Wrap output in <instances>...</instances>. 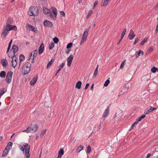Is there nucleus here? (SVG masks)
I'll return each mask as SVG.
<instances>
[{
  "label": "nucleus",
  "instance_id": "1",
  "mask_svg": "<svg viewBox=\"0 0 158 158\" xmlns=\"http://www.w3.org/2000/svg\"><path fill=\"white\" fill-rule=\"evenodd\" d=\"M51 8L54 14L53 15H52L51 12H50L49 10L46 8H43V12L45 14H48L50 18L52 19L55 20L56 19V16L57 15V9L55 7L53 6H52Z\"/></svg>",
  "mask_w": 158,
  "mask_h": 158
},
{
  "label": "nucleus",
  "instance_id": "2",
  "mask_svg": "<svg viewBox=\"0 0 158 158\" xmlns=\"http://www.w3.org/2000/svg\"><path fill=\"white\" fill-rule=\"evenodd\" d=\"M38 128V127L36 124H31L26 130H23L22 132L27 133H34L37 131Z\"/></svg>",
  "mask_w": 158,
  "mask_h": 158
},
{
  "label": "nucleus",
  "instance_id": "3",
  "mask_svg": "<svg viewBox=\"0 0 158 158\" xmlns=\"http://www.w3.org/2000/svg\"><path fill=\"white\" fill-rule=\"evenodd\" d=\"M38 8L37 6H35L30 7L28 13L30 16H35L38 15Z\"/></svg>",
  "mask_w": 158,
  "mask_h": 158
},
{
  "label": "nucleus",
  "instance_id": "4",
  "mask_svg": "<svg viewBox=\"0 0 158 158\" xmlns=\"http://www.w3.org/2000/svg\"><path fill=\"white\" fill-rule=\"evenodd\" d=\"M31 66V64L28 62L24 65L23 68V72L24 75H26L29 72Z\"/></svg>",
  "mask_w": 158,
  "mask_h": 158
},
{
  "label": "nucleus",
  "instance_id": "5",
  "mask_svg": "<svg viewBox=\"0 0 158 158\" xmlns=\"http://www.w3.org/2000/svg\"><path fill=\"white\" fill-rule=\"evenodd\" d=\"M90 28V27H89L88 29H86L83 33L81 40L80 43V44L82 45L86 41L87 35L88 34L89 29Z\"/></svg>",
  "mask_w": 158,
  "mask_h": 158
},
{
  "label": "nucleus",
  "instance_id": "6",
  "mask_svg": "<svg viewBox=\"0 0 158 158\" xmlns=\"http://www.w3.org/2000/svg\"><path fill=\"white\" fill-rule=\"evenodd\" d=\"M9 31H10V30H9L8 27L4 26L2 31L1 37L3 38L6 37L7 35L8 32Z\"/></svg>",
  "mask_w": 158,
  "mask_h": 158
},
{
  "label": "nucleus",
  "instance_id": "7",
  "mask_svg": "<svg viewBox=\"0 0 158 158\" xmlns=\"http://www.w3.org/2000/svg\"><path fill=\"white\" fill-rule=\"evenodd\" d=\"M13 74V72L11 71L8 73L6 79V81L7 83L9 84L11 82Z\"/></svg>",
  "mask_w": 158,
  "mask_h": 158
},
{
  "label": "nucleus",
  "instance_id": "8",
  "mask_svg": "<svg viewBox=\"0 0 158 158\" xmlns=\"http://www.w3.org/2000/svg\"><path fill=\"white\" fill-rule=\"evenodd\" d=\"M74 57L73 56L71 55H70L69 57H68L67 59V65L69 67H70L71 66V63Z\"/></svg>",
  "mask_w": 158,
  "mask_h": 158
},
{
  "label": "nucleus",
  "instance_id": "9",
  "mask_svg": "<svg viewBox=\"0 0 158 158\" xmlns=\"http://www.w3.org/2000/svg\"><path fill=\"white\" fill-rule=\"evenodd\" d=\"M18 60V58L17 57H14L12 58L11 60L12 63V67L15 68L17 64V60Z\"/></svg>",
  "mask_w": 158,
  "mask_h": 158
},
{
  "label": "nucleus",
  "instance_id": "10",
  "mask_svg": "<svg viewBox=\"0 0 158 158\" xmlns=\"http://www.w3.org/2000/svg\"><path fill=\"white\" fill-rule=\"evenodd\" d=\"M38 79V77L37 75L36 76L34 77L32 80L30 81V84L33 86L37 82Z\"/></svg>",
  "mask_w": 158,
  "mask_h": 158
},
{
  "label": "nucleus",
  "instance_id": "11",
  "mask_svg": "<svg viewBox=\"0 0 158 158\" xmlns=\"http://www.w3.org/2000/svg\"><path fill=\"white\" fill-rule=\"evenodd\" d=\"M44 24L45 26L47 27H52V23L48 20L44 21Z\"/></svg>",
  "mask_w": 158,
  "mask_h": 158
},
{
  "label": "nucleus",
  "instance_id": "12",
  "mask_svg": "<svg viewBox=\"0 0 158 158\" xmlns=\"http://www.w3.org/2000/svg\"><path fill=\"white\" fill-rule=\"evenodd\" d=\"M18 51V48L17 46L14 44L13 45L12 47V48L10 50V52H12L13 51V52L14 54H15V53Z\"/></svg>",
  "mask_w": 158,
  "mask_h": 158
},
{
  "label": "nucleus",
  "instance_id": "13",
  "mask_svg": "<svg viewBox=\"0 0 158 158\" xmlns=\"http://www.w3.org/2000/svg\"><path fill=\"white\" fill-rule=\"evenodd\" d=\"M109 106H108L103 113L102 117L104 118L107 117L109 112Z\"/></svg>",
  "mask_w": 158,
  "mask_h": 158
},
{
  "label": "nucleus",
  "instance_id": "14",
  "mask_svg": "<svg viewBox=\"0 0 158 158\" xmlns=\"http://www.w3.org/2000/svg\"><path fill=\"white\" fill-rule=\"evenodd\" d=\"M13 22V19L11 18H9L6 22V26H5L6 27H10L11 24Z\"/></svg>",
  "mask_w": 158,
  "mask_h": 158
},
{
  "label": "nucleus",
  "instance_id": "15",
  "mask_svg": "<svg viewBox=\"0 0 158 158\" xmlns=\"http://www.w3.org/2000/svg\"><path fill=\"white\" fill-rule=\"evenodd\" d=\"M1 63L2 66L5 67L8 65V62L6 59H2L1 60Z\"/></svg>",
  "mask_w": 158,
  "mask_h": 158
},
{
  "label": "nucleus",
  "instance_id": "16",
  "mask_svg": "<svg viewBox=\"0 0 158 158\" xmlns=\"http://www.w3.org/2000/svg\"><path fill=\"white\" fill-rule=\"evenodd\" d=\"M44 45L43 43H42L39 49L38 52L40 54H41L43 52L44 50Z\"/></svg>",
  "mask_w": 158,
  "mask_h": 158
},
{
  "label": "nucleus",
  "instance_id": "17",
  "mask_svg": "<svg viewBox=\"0 0 158 158\" xmlns=\"http://www.w3.org/2000/svg\"><path fill=\"white\" fill-rule=\"evenodd\" d=\"M25 59V57L22 54L20 55L19 57V67L20 66L21 63L22 61H23Z\"/></svg>",
  "mask_w": 158,
  "mask_h": 158
},
{
  "label": "nucleus",
  "instance_id": "18",
  "mask_svg": "<svg viewBox=\"0 0 158 158\" xmlns=\"http://www.w3.org/2000/svg\"><path fill=\"white\" fill-rule=\"evenodd\" d=\"M12 143L11 142H10L7 143V146L5 149H6L8 151H10L12 148Z\"/></svg>",
  "mask_w": 158,
  "mask_h": 158
},
{
  "label": "nucleus",
  "instance_id": "19",
  "mask_svg": "<svg viewBox=\"0 0 158 158\" xmlns=\"http://www.w3.org/2000/svg\"><path fill=\"white\" fill-rule=\"evenodd\" d=\"M110 0H104V1H102L101 3V5L102 6H106Z\"/></svg>",
  "mask_w": 158,
  "mask_h": 158
},
{
  "label": "nucleus",
  "instance_id": "20",
  "mask_svg": "<svg viewBox=\"0 0 158 158\" xmlns=\"http://www.w3.org/2000/svg\"><path fill=\"white\" fill-rule=\"evenodd\" d=\"M81 81H78L77 82L75 85V87L77 88L78 89H80L81 88Z\"/></svg>",
  "mask_w": 158,
  "mask_h": 158
},
{
  "label": "nucleus",
  "instance_id": "21",
  "mask_svg": "<svg viewBox=\"0 0 158 158\" xmlns=\"http://www.w3.org/2000/svg\"><path fill=\"white\" fill-rule=\"evenodd\" d=\"M9 28V30L10 31L11 30H14L15 31H16L17 30V27L16 26H13L12 27H11V25H10V27H8Z\"/></svg>",
  "mask_w": 158,
  "mask_h": 158
},
{
  "label": "nucleus",
  "instance_id": "22",
  "mask_svg": "<svg viewBox=\"0 0 158 158\" xmlns=\"http://www.w3.org/2000/svg\"><path fill=\"white\" fill-rule=\"evenodd\" d=\"M83 148H84L81 145L78 146L76 150V152L78 153L80 152L82 150Z\"/></svg>",
  "mask_w": 158,
  "mask_h": 158
},
{
  "label": "nucleus",
  "instance_id": "23",
  "mask_svg": "<svg viewBox=\"0 0 158 158\" xmlns=\"http://www.w3.org/2000/svg\"><path fill=\"white\" fill-rule=\"evenodd\" d=\"M23 145L24 147V149H25V150H30V146H29L27 143H25Z\"/></svg>",
  "mask_w": 158,
  "mask_h": 158
},
{
  "label": "nucleus",
  "instance_id": "24",
  "mask_svg": "<svg viewBox=\"0 0 158 158\" xmlns=\"http://www.w3.org/2000/svg\"><path fill=\"white\" fill-rule=\"evenodd\" d=\"M9 151H8L6 149H5L3 151L2 153V157H4L7 155L8 154Z\"/></svg>",
  "mask_w": 158,
  "mask_h": 158
},
{
  "label": "nucleus",
  "instance_id": "25",
  "mask_svg": "<svg viewBox=\"0 0 158 158\" xmlns=\"http://www.w3.org/2000/svg\"><path fill=\"white\" fill-rule=\"evenodd\" d=\"M6 91V90L5 88L1 89H0V96H2Z\"/></svg>",
  "mask_w": 158,
  "mask_h": 158
},
{
  "label": "nucleus",
  "instance_id": "26",
  "mask_svg": "<svg viewBox=\"0 0 158 158\" xmlns=\"http://www.w3.org/2000/svg\"><path fill=\"white\" fill-rule=\"evenodd\" d=\"M8 56L9 57L11 58V59L14 57H16L15 56V54L13 53V52L11 53V52L10 51L8 54Z\"/></svg>",
  "mask_w": 158,
  "mask_h": 158
},
{
  "label": "nucleus",
  "instance_id": "27",
  "mask_svg": "<svg viewBox=\"0 0 158 158\" xmlns=\"http://www.w3.org/2000/svg\"><path fill=\"white\" fill-rule=\"evenodd\" d=\"M6 75V72L4 71H2L0 73V77L2 78H4Z\"/></svg>",
  "mask_w": 158,
  "mask_h": 158
},
{
  "label": "nucleus",
  "instance_id": "28",
  "mask_svg": "<svg viewBox=\"0 0 158 158\" xmlns=\"http://www.w3.org/2000/svg\"><path fill=\"white\" fill-rule=\"evenodd\" d=\"M25 152L27 158H29L30 156V154L29 153V150H25Z\"/></svg>",
  "mask_w": 158,
  "mask_h": 158
},
{
  "label": "nucleus",
  "instance_id": "29",
  "mask_svg": "<svg viewBox=\"0 0 158 158\" xmlns=\"http://www.w3.org/2000/svg\"><path fill=\"white\" fill-rule=\"evenodd\" d=\"M54 61L52 60H51L48 64L47 66V69H48L52 65V64L53 63Z\"/></svg>",
  "mask_w": 158,
  "mask_h": 158
},
{
  "label": "nucleus",
  "instance_id": "30",
  "mask_svg": "<svg viewBox=\"0 0 158 158\" xmlns=\"http://www.w3.org/2000/svg\"><path fill=\"white\" fill-rule=\"evenodd\" d=\"M64 154V151L62 148H60L59 151L58 155L61 156L63 155Z\"/></svg>",
  "mask_w": 158,
  "mask_h": 158
},
{
  "label": "nucleus",
  "instance_id": "31",
  "mask_svg": "<svg viewBox=\"0 0 158 158\" xmlns=\"http://www.w3.org/2000/svg\"><path fill=\"white\" fill-rule=\"evenodd\" d=\"M148 38H145L143 40H142L140 43V44L141 45H143L148 40Z\"/></svg>",
  "mask_w": 158,
  "mask_h": 158
},
{
  "label": "nucleus",
  "instance_id": "32",
  "mask_svg": "<svg viewBox=\"0 0 158 158\" xmlns=\"http://www.w3.org/2000/svg\"><path fill=\"white\" fill-rule=\"evenodd\" d=\"M135 35L134 34H129L128 35V38L130 40H132L134 38Z\"/></svg>",
  "mask_w": 158,
  "mask_h": 158
},
{
  "label": "nucleus",
  "instance_id": "33",
  "mask_svg": "<svg viewBox=\"0 0 158 158\" xmlns=\"http://www.w3.org/2000/svg\"><path fill=\"white\" fill-rule=\"evenodd\" d=\"M37 50H35L33 52H32L33 54V56L32 57L33 58H35L37 54Z\"/></svg>",
  "mask_w": 158,
  "mask_h": 158
},
{
  "label": "nucleus",
  "instance_id": "34",
  "mask_svg": "<svg viewBox=\"0 0 158 158\" xmlns=\"http://www.w3.org/2000/svg\"><path fill=\"white\" fill-rule=\"evenodd\" d=\"M110 78H109V79L107 80L105 82L104 84V86H107L108 85L109 83L110 82V81L109 80Z\"/></svg>",
  "mask_w": 158,
  "mask_h": 158
},
{
  "label": "nucleus",
  "instance_id": "35",
  "mask_svg": "<svg viewBox=\"0 0 158 158\" xmlns=\"http://www.w3.org/2000/svg\"><path fill=\"white\" fill-rule=\"evenodd\" d=\"M54 47V44L53 42H51L49 45V48L50 50H52Z\"/></svg>",
  "mask_w": 158,
  "mask_h": 158
},
{
  "label": "nucleus",
  "instance_id": "36",
  "mask_svg": "<svg viewBox=\"0 0 158 158\" xmlns=\"http://www.w3.org/2000/svg\"><path fill=\"white\" fill-rule=\"evenodd\" d=\"M46 131V130L44 129L42 131L40 134V136L41 137H42L44 135V134L45 133Z\"/></svg>",
  "mask_w": 158,
  "mask_h": 158
},
{
  "label": "nucleus",
  "instance_id": "37",
  "mask_svg": "<svg viewBox=\"0 0 158 158\" xmlns=\"http://www.w3.org/2000/svg\"><path fill=\"white\" fill-rule=\"evenodd\" d=\"M137 124V122H135V123H134L131 126L129 130L130 131L132 129H133L134 127H135V126H136Z\"/></svg>",
  "mask_w": 158,
  "mask_h": 158
},
{
  "label": "nucleus",
  "instance_id": "38",
  "mask_svg": "<svg viewBox=\"0 0 158 158\" xmlns=\"http://www.w3.org/2000/svg\"><path fill=\"white\" fill-rule=\"evenodd\" d=\"M92 13H93L92 10H89V11L88 15H87L86 16L87 18V19L89 18V17L91 15V14Z\"/></svg>",
  "mask_w": 158,
  "mask_h": 158
},
{
  "label": "nucleus",
  "instance_id": "39",
  "mask_svg": "<svg viewBox=\"0 0 158 158\" xmlns=\"http://www.w3.org/2000/svg\"><path fill=\"white\" fill-rule=\"evenodd\" d=\"M157 70V68L155 67H152L151 69V71L153 73H155Z\"/></svg>",
  "mask_w": 158,
  "mask_h": 158
},
{
  "label": "nucleus",
  "instance_id": "40",
  "mask_svg": "<svg viewBox=\"0 0 158 158\" xmlns=\"http://www.w3.org/2000/svg\"><path fill=\"white\" fill-rule=\"evenodd\" d=\"M126 60H124L122 63H121V65H120V69H122L123 68L124 66V64L126 62Z\"/></svg>",
  "mask_w": 158,
  "mask_h": 158
},
{
  "label": "nucleus",
  "instance_id": "41",
  "mask_svg": "<svg viewBox=\"0 0 158 158\" xmlns=\"http://www.w3.org/2000/svg\"><path fill=\"white\" fill-rule=\"evenodd\" d=\"M53 40L54 41V43L57 44L59 40L56 37H55L53 39Z\"/></svg>",
  "mask_w": 158,
  "mask_h": 158
},
{
  "label": "nucleus",
  "instance_id": "42",
  "mask_svg": "<svg viewBox=\"0 0 158 158\" xmlns=\"http://www.w3.org/2000/svg\"><path fill=\"white\" fill-rule=\"evenodd\" d=\"M140 52H141V50H139V51L137 53V52H136V53H137V54H136L135 55V57L136 58H138L140 54Z\"/></svg>",
  "mask_w": 158,
  "mask_h": 158
},
{
  "label": "nucleus",
  "instance_id": "43",
  "mask_svg": "<svg viewBox=\"0 0 158 158\" xmlns=\"http://www.w3.org/2000/svg\"><path fill=\"white\" fill-rule=\"evenodd\" d=\"M65 64V63L64 62L62 63L59 66V69L61 70L62 69L64 66Z\"/></svg>",
  "mask_w": 158,
  "mask_h": 158
},
{
  "label": "nucleus",
  "instance_id": "44",
  "mask_svg": "<svg viewBox=\"0 0 158 158\" xmlns=\"http://www.w3.org/2000/svg\"><path fill=\"white\" fill-rule=\"evenodd\" d=\"M72 45V43H69L68 44L66 48L67 49H69L71 47Z\"/></svg>",
  "mask_w": 158,
  "mask_h": 158
},
{
  "label": "nucleus",
  "instance_id": "45",
  "mask_svg": "<svg viewBox=\"0 0 158 158\" xmlns=\"http://www.w3.org/2000/svg\"><path fill=\"white\" fill-rule=\"evenodd\" d=\"M91 151V148L90 146H88L87 148V152L89 153Z\"/></svg>",
  "mask_w": 158,
  "mask_h": 158
},
{
  "label": "nucleus",
  "instance_id": "46",
  "mask_svg": "<svg viewBox=\"0 0 158 158\" xmlns=\"http://www.w3.org/2000/svg\"><path fill=\"white\" fill-rule=\"evenodd\" d=\"M140 40V38L139 37H137L135 39V41L134 43V44H136L137 42L138 41Z\"/></svg>",
  "mask_w": 158,
  "mask_h": 158
},
{
  "label": "nucleus",
  "instance_id": "47",
  "mask_svg": "<svg viewBox=\"0 0 158 158\" xmlns=\"http://www.w3.org/2000/svg\"><path fill=\"white\" fill-rule=\"evenodd\" d=\"M19 148L23 152L24 151L25 149L23 146H19Z\"/></svg>",
  "mask_w": 158,
  "mask_h": 158
},
{
  "label": "nucleus",
  "instance_id": "48",
  "mask_svg": "<svg viewBox=\"0 0 158 158\" xmlns=\"http://www.w3.org/2000/svg\"><path fill=\"white\" fill-rule=\"evenodd\" d=\"M98 1L97 0L95 1L94 4L93 8H94L98 4Z\"/></svg>",
  "mask_w": 158,
  "mask_h": 158
},
{
  "label": "nucleus",
  "instance_id": "49",
  "mask_svg": "<svg viewBox=\"0 0 158 158\" xmlns=\"http://www.w3.org/2000/svg\"><path fill=\"white\" fill-rule=\"evenodd\" d=\"M60 15L62 16L63 17H64L65 15V14L64 12L63 11H61L60 12Z\"/></svg>",
  "mask_w": 158,
  "mask_h": 158
},
{
  "label": "nucleus",
  "instance_id": "50",
  "mask_svg": "<svg viewBox=\"0 0 158 158\" xmlns=\"http://www.w3.org/2000/svg\"><path fill=\"white\" fill-rule=\"evenodd\" d=\"M156 108L154 107H150V108L149 109V110L150 111V112H151L153 110L156 109Z\"/></svg>",
  "mask_w": 158,
  "mask_h": 158
},
{
  "label": "nucleus",
  "instance_id": "51",
  "mask_svg": "<svg viewBox=\"0 0 158 158\" xmlns=\"http://www.w3.org/2000/svg\"><path fill=\"white\" fill-rule=\"evenodd\" d=\"M26 26L27 27V28L29 29V30H30L31 27H32V26L28 24H26Z\"/></svg>",
  "mask_w": 158,
  "mask_h": 158
},
{
  "label": "nucleus",
  "instance_id": "52",
  "mask_svg": "<svg viewBox=\"0 0 158 158\" xmlns=\"http://www.w3.org/2000/svg\"><path fill=\"white\" fill-rule=\"evenodd\" d=\"M146 117V115L145 114H143L141 116H140L139 117L141 119V120L144 118L145 117Z\"/></svg>",
  "mask_w": 158,
  "mask_h": 158
},
{
  "label": "nucleus",
  "instance_id": "53",
  "mask_svg": "<svg viewBox=\"0 0 158 158\" xmlns=\"http://www.w3.org/2000/svg\"><path fill=\"white\" fill-rule=\"evenodd\" d=\"M141 120V119L140 118V117H139L136 120V121L135 122H137V123L138 124V123H139V121H140Z\"/></svg>",
  "mask_w": 158,
  "mask_h": 158
},
{
  "label": "nucleus",
  "instance_id": "54",
  "mask_svg": "<svg viewBox=\"0 0 158 158\" xmlns=\"http://www.w3.org/2000/svg\"><path fill=\"white\" fill-rule=\"evenodd\" d=\"M98 71L96 70H95L94 73V77H95L98 74Z\"/></svg>",
  "mask_w": 158,
  "mask_h": 158
},
{
  "label": "nucleus",
  "instance_id": "55",
  "mask_svg": "<svg viewBox=\"0 0 158 158\" xmlns=\"http://www.w3.org/2000/svg\"><path fill=\"white\" fill-rule=\"evenodd\" d=\"M150 112V111L149 109L148 110H145L144 111V113L146 114H148Z\"/></svg>",
  "mask_w": 158,
  "mask_h": 158
},
{
  "label": "nucleus",
  "instance_id": "56",
  "mask_svg": "<svg viewBox=\"0 0 158 158\" xmlns=\"http://www.w3.org/2000/svg\"><path fill=\"white\" fill-rule=\"evenodd\" d=\"M89 86V83H87V84L86 85H85V89H86L87 88H88V87Z\"/></svg>",
  "mask_w": 158,
  "mask_h": 158
},
{
  "label": "nucleus",
  "instance_id": "57",
  "mask_svg": "<svg viewBox=\"0 0 158 158\" xmlns=\"http://www.w3.org/2000/svg\"><path fill=\"white\" fill-rule=\"evenodd\" d=\"M31 27V30L32 31H35V27L33 26H32V27Z\"/></svg>",
  "mask_w": 158,
  "mask_h": 158
},
{
  "label": "nucleus",
  "instance_id": "58",
  "mask_svg": "<svg viewBox=\"0 0 158 158\" xmlns=\"http://www.w3.org/2000/svg\"><path fill=\"white\" fill-rule=\"evenodd\" d=\"M151 156V153H148L146 157V158H149Z\"/></svg>",
  "mask_w": 158,
  "mask_h": 158
},
{
  "label": "nucleus",
  "instance_id": "59",
  "mask_svg": "<svg viewBox=\"0 0 158 158\" xmlns=\"http://www.w3.org/2000/svg\"><path fill=\"white\" fill-rule=\"evenodd\" d=\"M125 34V33L124 32H122V34H121V39L123 38L124 37V35Z\"/></svg>",
  "mask_w": 158,
  "mask_h": 158
},
{
  "label": "nucleus",
  "instance_id": "60",
  "mask_svg": "<svg viewBox=\"0 0 158 158\" xmlns=\"http://www.w3.org/2000/svg\"><path fill=\"white\" fill-rule=\"evenodd\" d=\"M149 50L151 52H152V51H153V48L151 47H150L149 48Z\"/></svg>",
  "mask_w": 158,
  "mask_h": 158
},
{
  "label": "nucleus",
  "instance_id": "61",
  "mask_svg": "<svg viewBox=\"0 0 158 158\" xmlns=\"http://www.w3.org/2000/svg\"><path fill=\"white\" fill-rule=\"evenodd\" d=\"M94 85L93 84L91 86L90 89L91 90L93 91V88H94Z\"/></svg>",
  "mask_w": 158,
  "mask_h": 158
},
{
  "label": "nucleus",
  "instance_id": "62",
  "mask_svg": "<svg viewBox=\"0 0 158 158\" xmlns=\"http://www.w3.org/2000/svg\"><path fill=\"white\" fill-rule=\"evenodd\" d=\"M156 31L157 32H158V23L156 26Z\"/></svg>",
  "mask_w": 158,
  "mask_h": 158
},
{
  "label": "nucleus",
  "instance_id": "63",
  "mask_svg": "<svg viewBox=\"0 0 158 158\" xmlns=\"http://www.w3.org/2000/svg\"><path fill=\"white\" fill-rule=\"evenodd\" d=\"M134 34L133 31L132 30H130L129 34Z\"/></svg>",
  "mask_w": 158,
  "mask_h": 158
},
{
  "label": "nucleus",
  "instance_id": "64",
  "mask_svg": "<svg viewBox=\"0 0 158 158\" xmlns=\"http://www.w3.org/2000/svg\"><path fill=\"white\" fill-rule=\"evenodd\" d=\"M158 8V3L156 5V6L154 7V9H156Z\"/></svg>",
  "mask_w": 158,
  "mask_h": 158
}]
</instances>
